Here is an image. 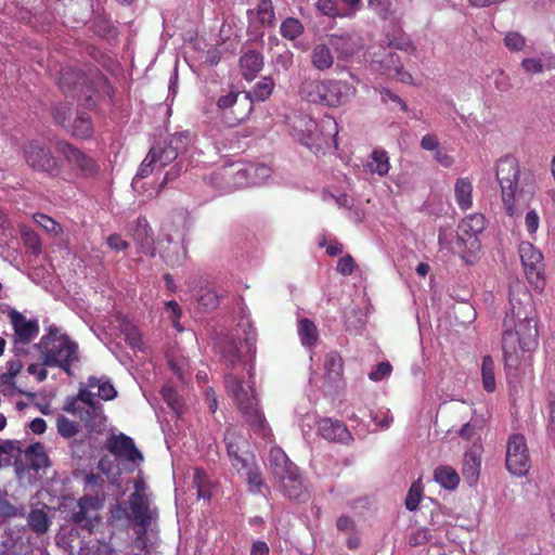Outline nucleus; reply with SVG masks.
I'll return each instance as SVG.
<instances>
[{
    "label": "nucleus",
    "instance_id": "nucleus-34",
    "mask_svg": "<svg viewBox=\"0 0 555 555\" xmlns=\"http://www.w3.org/2000/svg\"><path fill=\"white\" fill-rule=\"evenodd\" d=\"M297 332L300 341L305 347H313L319 339L317 325L308 318H304L298 321Z\"/></svg>",
    "mask_w": 555,
    "mask_h": 555
},
{
    "label": "nucleus",
    "instance_id": "nucleus-39",
    "mask_svg": "<svg viewBox=\"0 0 555 555\" xmlns=\"http://www.w3.org/2000/svg\"><path fill=\"white\" fill-rule=\"evenodd\" d=\"M305 27L302 23L295 17H287L284 20L280 27V33L283 38L295 40L302 35Z\"/></svg>",
    "mask_w": 555,
    "mask_h": 555
},
{
    "label": "nucleus",
    "instance_id": "nucleus-18",
    "mask_svg": "<svg viewBox=\"0 0 555 555\" xmlns=\"http://www.w3.org/2000/svg\"><path fill=\"white\" fill-rule=\"evenodd\" d=\"M129 519L134 521V525L151 524L152 520L157 516L156 509H152L150 506V500L147 495H139L138 493H131L129 496Z\"/></svg>",
    "mask_w": 555,
    "mask_h": 555
},
{
    "label": "nucleus",
    "instance_id": "nucleus-22",
    "mask_svg": "<svg viewBox=\"0 0 555 555\" xmlns=\"http://www.w3.org/2000/svg\"><path fill=\"white\" fill-rule=\"evenodd\" d=\"M298 139L306 145L312 144L319 138L318 122L308 115L298 116L293 124Z\"/></svg>",
    "mask_w": 555,
    "mask_h": 555
},
{
    "label": "nucleus",
    "instance_id": "nucleus-64",
    "mask_svg": "<svg viewBox=\"0 0 555 555\" xmlns=\"http://www.w3.org/2000/svg\"><path fill=\"white\" fill-rule=\"evenodd\" d=\"M155 164H156L155 159H152L151 153L149 152V154L143 159V162L141 163V165L138 169L137 177L146 178L147 176H150L153 171V165H155Z\"/></svg>",
    "mask_w": 555,
    "mask_h": 555
},
{
    "label": "nucleus",
    "instance_id": "nucleus-54",
    "mask_svg": "<svg viewBox=\"0 0 555 555\" xmlns=\"http://www.w3.org/2000/svg\"><path fill=\"white\" fill-rule=\"evenodd\" d=\"M193 485L197 488V496L199 499H209L210 492L207 486V476L206 473L201 469L196 468L194 472L193 477Z\"/></svg>",
    "mask_w": 555,
    "mask_h": 555
},
{
    "label": "nucleus",
    "instance_id": "nucleus-51",
    "mask_svg": "<svg viewBox=\"0 0 555 555\" xmlns=\"http://www.w3.org/2000/svg\"><path fill=\"white\" fill-rule=\"evenodd\" d=\"M422 499V486L421 481H415L410 487L406 498H405V507L406 509L413 512L416 511Z\"/></svg>",
    "mask_w": 555,
    "mask_h": 555
},
{
    "label": "nucleus",
    "instance_id": "nucleus-11",
    "mask_svg": "<svg viewBox=\"0 0 555 555\" xmlns=\"http://www.w3.org/2000/svg\"><path fill=\"white\" fill-rule=\"evenodd\" d=\"M9 318L14 330V351L16 354L24 353L25 350L20 345H28L39 334V323L37 320H27L26 317L11 310Z\"/></svg>",
    "mask_w": 555,
    "mask_h": 555
},
{
    "label": "nucleus",
    "instance_id": "nucleus-20",
    "mask_svg": "<svg viewBox=\"0 0 555 555\" xmlns=\"http://www.w3.org/2000/svg\"><path fill=\"white\" fill-rule=\"evenodd\" d=\"M486 218L482 214H472L462 219L457 225V237L463 243H467L470 238H477L486 229Z\"/></svg>",
    "mask_w": 555,
    "mask_h": 555
},
{
    "label": "nucleus",
    "instance_id": "nucleus-16",
    "mask_svg": "<svg viewBox=\"0 0 555 555\" xmlns=\"http://www.w3.org/2000/svg\"><path fill=\"white\" fill-rule=\"evenodd\" d=\"M318 433L331 442L349 443L352 436L347 426L339 420L324 417L318 422Z\"/></svg>",
    "mask_w": 555,
    "mask_h": 555
},
{
    "label": "nucleus",
    "instance_id": "nucleus-60",
    "mask_svg": "<svg viewBox=\"0 0 555 555\" xmlns=\"http://www.w3.org/2000/svg\"><path fill=\"white\" fill-rule=\"evenodd\" d=\"M392 372V366L388 361L379 362L376 369L369 374V378L373 382H379L389 376Z\"/></svg>",
    "mask_w": 555,
    "mask_h": 555
},
{
    "label": "nucleus",
    "instance_id": "nucleus-44",
    "mask_svg": "<svg viewBox=\"0 0 555 555\" xmlns=\"http://www.w3.org/2000/svg\"><path fill=\"white\" fill-rule=\"evenodd\" d=\"M87 386L90 388L98 387V396L103 400H113L117 396L116 389L109 382H101V379L95 376L88 378Z\"/></svg>",
    "mask_w": 555,
    "mask_h": 555
},
{
    "label": "nucleus",
    "instance_id": "nucleus-38",
    "mask_svg": "<svg viewBox=\"0 0 555 555\" xmlns=\"http://www.w3.org/2000/svg\"><path fill=\"white\" fill-rule=\"evenodd\" d=\"M384 62L391 63L393 65V68H390L388 65H386V68L388 70V76L396 78L397 80L404 82V83L412 82V80H413L412 75L403 69V66H402V64L399 60V55L397 53H390Z\"/></svg>",
    "mask_w": 555,
    "mask_h": 555
},
{
    "label": "nucleus",
    "instance_id": "nucleus-55",
    "mask_svg": "<svg viewBox=\"0 0 555 555\" xmlns=\"http://www.w3.org/2000/svg\"><path fill=\"white\" fill-rule=\"evenodd\" d=\"M315 7L322 15L330 17H345L343 15L344 11L338 9L335 0H318Z\"/></svg>",
    "mask_w": 555,
    "mask_h": 555
},
{
    "label": "nucleus",
    "instance_id": "nucleus-3",
    "mask_svg": "<svg viewBox=\"0 0 555 555\" xmlns=\"http://www.w3.org/2000/svg\"><path fill=\"white\" fill-rule=\"evenodd\" d=\"M224 385L228 393L234 399L244 421L251 430L263 438L271 436V429L259 406V400L254 387H249L250 391L246 390L243 386V380L233 374L224 376Z\"/></svg>",
    "mask_w": 555,
    "mask_h": 555
},
{
    "label": "nucleus",
    "instance_id": "nucleus-1",
    "mask_svg": "<svg viewBox=\"0 0 555 555\" xmlns=\"http://www.w3.org/2000/svg\"><path fill=\"white\" fill-rule=\"evenodd\" d=\"M42 356V365L60 367L72 375V365L79 361V347L66 334H60L55 325L48 327L40 343L36 345Z\"/></svg>",
    "mask_w": 555,
    "mask_h": 555
},
{
    "label": "nucleus",
    "instance_id": "nucleus-58",
    "mask_svg": "<svg viewBox=\"0 0 555 555\" xmlns=\"http://www.w3.org/2000/svg\"><path fill=\"white\" fill-rule=\"evenodd\" d=\"M18 515V508L7 499V492L0 490V517L12 518Z\"/></svg>",
    "mask_w": 555,
    "mask_h": 555
},
{
    "label": "nucleus",
    "instance_id": "nucleus-43",
    "mask_svg": "<svg viewBox=\"0 0 555 555\" xmlns=\"http://www.w3.org/2000/svg\"><path fill=\"white\" fill-rule=\"evenodd\" d=\"M229 460L231 466L236 470L238 475H242L243 472L257 464L255 461V455L249 450L240 454H235L229 457Z\"/></svg>",
    "mask_w": 555,
    "mask_h": 555
},
{
    "label": "nucleus",
    "instance_id": "nucleus-52",
    "mask_svg": "<svg viewBox=\"0 0 555 555\" xmlns=\"http://www.w3.org/2000/svg\"><path fill=\"white\" fill-rule=\"evenodd\" d=\"M56 427L59 434L64 438L75 437L79 431L78 424L65 416H60L57 418Z\"/></svg>",
    "mask_w": 555,
    "mask_h": 555
},
{
    "label": "nucleus",
    "instance_id": "nucleus-8",
    "mask_svg": "<svg viewBox=\"0 0 555 555\" xmlns=\"http://www.w3.org/2000/svg\"><path fill=\"white\" fill-rule=\"evenodd\" d=\"M506 468L515 476H524L530 468L529 450L526 439L520 434L509 437L506 447Z\"/></svg>",
    "mask_w": 555,
    "mask_h": 555
},
{
    "label": "nucleus",
    "instance_id": "nucleus-26",
    "mask_svg": "<svg viewBox=\"0 0 555 555\" xmlns=\"http://www.w3.org/2000/svg\"><path fill=\"white\" fill-rule=\"evenodd\" d=\"M223 441L227 447L228 457L249 450V442L235 427H228L224 431Z\"/></svg>",
    "mask_w": 555,
    "mask_h": 555
},
{
    "label": "nucleus",
    "instance_id": "nucleus-49",
    "mask_svg": "<svg viewBox=\"0 0 555 555\" xmlns=\"http://www.w3.org/2000/svg\"><path fill=\"white\" fill-rule=\"evenodd\" d=\"M52 116L54 121L65 130L72 122V109L66 104H57L52 109Z\"/></svg>",
    "mask_w": 555,
    "mask_h": 555
},
{
    "label": "nucleus",
    "instance_id": "nucleus-33",
    "mask_svg": "<svg viewBox=\"0 0 555 555\" xmlns=\"http://www.w3.org/2000/svg\"><path fill=\"white\" fill-rule=\"evenodd\" d=\"M93 498L85 495L79 499V509L73 514V521L88 532L93 531V520L87 516L88 508L93 506Z\"/></svg>",
    "mask_w": 555,
    "mask_h": 555
},
{
    "label": "nucleus",
    "instance_id": "nucleus-7",
    "mask_svg": "<svg viewBox=\"0 0 555 555\" xmlns=\"http://www.w3.org/2000/svg\"><path fill=\"white\" fill-rule=\"evenodd\" d=\"M519 175V164L514 156L506 155L496 162L495 177L501 188L504 207L509 216H513L515 211Z\"/></svg>",
    "mask_w": 555,
    "mask_h": 555
},
{
    "label": "nucleus",
    "instance_id": "nucleus-30",
    "mask_svg": "<svg viewBox=\"0 0 555 555\" xmlns=\"http://www.w3.org/2000/svg\"><path fill=\"white\" fill-rule=\"evenodd\" d=\"M521 68L527 74H541L544 70L555 69V55L546 54L541 57H526L521 61Z\"/></svg>",
    "mask_w": 555,
    "mask_h": 555
},
{
    "label": "nucleus",
    "instance_id": "nucleus-14",
    "mask_svg": "<svg viewBox=\"0 0 555 555\" xmlns=\"http://www.w3.org/2000/svg\"><path fill=\"white\" fill-rule=\"evenodd\" d=\"M515 308L511 309L509 313L506 314L503 322V335H502V350L504 354L505 364L508 366L515 365L518 361L517 352L521 349V340L517 333L512 328L514 324Z\"/></svg>",
    "mask_w": 555,
    "mask_h": 555
},
{
    "label": "nucleus",
    "instance_id": "nucleus-10",
    "mask_svg": "<svg viewBox=\"0 0 555 555\" xmlns=\"http://www.w3.org/2000/svg\"><path fill=\"white\" fill-rule=\"evenodd\" d=\"M57 85L66 96L74 99L82 95L89 96V92L92 90L91 81L86 74L70 66L63 67L60 70Z\"/></svg>",
    "mask_w": 555,
    "mask_h": 555
},
{
    "label": "nucleus",
    "instance_id": "nucleus-37",
    "mask_svg": "<svg viewBox=\"0 0 555 555\" xmlns=\"http://www.w3.org/2000/svg\"><path fill=\"white\" fill-rule=\"evenodd\" d=\"M482 387L487 392H493L496 388L494 375V361L491 356H485L481 363Z\"/></svg>",
    "mask_w": 555,
    "mask_h": 555
},
{
    "label": "nucleus",
    "instance_id": "nucleus-5",
    "mask_svg": "<svg viewBox=\"0 0 555 555\" xmlns=\"http://www.w3.org/2000/svg\"><path fill=\"white\" fill-rule=\"evenodd\" d=\"M57 151L63 157V164L67 166V170L64 169V177L70 182L72 178L81 179H95L99 177L101 167L98 160L74 145L68 141H61L57 143Z\"/></svg>",
    "mask_w": 555,
    "mask_h": 555
},
{
    "label": "nucleus",
    "instance_id": "nucleus-50",
    "mask_svg": "<svg viewBox=\"0 0 555 555\" xmlns=\"http://www.w3.org/2000/svg\"><path fill=\"white\" fill-rule=\"evenodd\" d=\"M480 472V461H477L475 456H466L464 466L462 469L463 476L469 481L475 482L478 479Z\"/></svg>",
    "mask_w": 555,
    "mask_h": 555
},
{
    "label": "nucleus",
    "instance_id": "nucleus-41",
    "mask_svg": "<svg viewBox=\"0 0 555 555\" xmlns=\"http://www.w3.org/2000/svg\"><path fill=\"white\" fill-rule=\"evenodd\" d=\"M27 521L31 530L39 534L47 532L50 525L47 514L41 509H33Z\"/></svg>",
    "mask_w": 555,
    "mask_h": 555
},
{
    "label": "nucleus",
    "instance_id": "nucleus-6",
    "mask_svg": "<svg viewBox=\"0 0 555 555\" xmlns=\"http://www.w3.org/2000/svg\"><path fill=\"white\" fill-rule=\"evenodd\" d=\"M217 108L228 127H236L247 120L254 109L251 93L231 90L218 99Z\"/></svg>",
    "mask_w": 555,
    "mask_h": 555
},
{
    "label": "nucleus",
    "instance_id": "nucleus-17",
    "mask_svg": "<svg viewBox=\"0 0 555 555\" xmlns=\"http://www.w3.org/2000/svg\"><path fill=\"white\" fill-rule=\"evenodd\" d=\"M129 233L141 251L154 256L153 231L145 217H138L134 223L129 227Z\"/></svg>",
    "mask_w": 555,
    "mask_h": 555
},
{
    "label": "nucleus",
    "instance_id": "nucleus-62",
    "mask_svg": "<svg viewBox=\"0 0 555 555\" xmlns=\"http://www.w3.org/2000/svg\"><path fill=\"white\" fill-rule=\"evenodd\" d=\"M22 237L25 245L30 248L35 254H39L41 251V242L39 236L33 231H23Z\"/></svg>",
    "mask_w": 555,
    "mask_h": 555
},
{
    "label": "nucleus",
    "instance_id": "nucleus-27",
    "mask_svg": "<svg viewBox=\"0 0 555 555\" xmlns=\"http://www.w3.org/2000/svg\"><path fill=\"white\" fill-rule=\"evenodd\" d=\"M66 131L78 139L91 138L94 131L91 117L87 113H78Z\"/></svg>",
    "mask_w": 555,
    "mask_h": 555
},
{
    "label": "nucleus",
    "instance_id": "nucleus-29",
    "mask_svg": "<svg viewBox=\"0 0 555 555\" xmlns=\"http://www.w3.org/2000/svg\"><path fill=\"white\" fill-rule=\"evenodd\" d=\"M473 183L468 178H459L454 184V197L462 210H468L473 206Z\"/></svg>",
    "mask_w": 555,
    "mask_h": 555
},
{
    "label": "nucleus",
    "instance_id": "nucleus-36",
    "mask_svg": "<svg viewBox=\"0 0 555 555\" xmlns=\"http://www.w3.org/2000/svg\"><path fill=\"white\" fill-rule=\"evenodd\" d=\"M324 370L326 376L332 380H336L343 376L344 361L337 351H331L326 354Z\"/></svg>",
    "mask_w": 555,
    "mask_h": 555
},
{
    "label": "nucleus",
    "instance_id": "nucleus-56",
    "mask_svg": "<svg viewBox=\"0 0 555 555\" xmlns=\"http://www.w3.org/2000/svg\"><path fill=\"white\" fill-rule=\"evenodd\" d=\"M151 524L145 525H134L135 539L132 542V545L140 550L146 551L147 548V530Z\"/></svg>",
    "mask_w": 555,
    "mask_h": 555
},
{
    "label": "nucleus",
    "instance_id": "nucleus-59",
    "mask_svg": "<svg viewBox=\"0 0 555 555\" xmlns=\"http://www.w3.org/2000/svg\"><path fill=\"white\" fill-rule=\"evenodd\" d=\"M76 400L83 402L88 405L95 414L102 411V404L94 400V395L88 389H80Z\"/></svg>",
    "mask_w": 555,
    "mask_h": 555
},
{
    "label": "nucleus",
    "instance_id": "nucleus-2",
    "mask_svg": "<svg viewBox=\"0 0 555 555\" xmlns=\"http://www.w3.org/2000/svg\"><path fill=\"white\" fill-rule=\"evenodd\" d=\"M305 101L326 107H338L356 94V88L339 79H305L299 87Z\"/></svg>",
    "mask_w": 555,
    "mask_h": 555
},
{
    "label": "nucleus",
    "instance_id": "nucleus-46",
    "mask_svg": "<svg viewBox=\"0 0 555 555\" xmlns=\"http://www.w3.org/2000/svg\"><path fill=\"white\" fill-rule=\"evenodd\" d=\"M241 476H245L248 483V490L251 493H258L264 485L259 466L255 464L247 470L243 472Z\"/></svg>",
    "mask_w": 555,
    "mask_h": 555
},
{
    "label": "nucleus",
    "instance_id": "nucleus-23",
    "mask_svg": "<svg viewBox=\"0 0 555 555\" xmlns=\"http://www.w3.org/2000/svg\"><path fill=\"white\" fill-rule=\"evenodd\" d=\"M240 67L244 79L250 81L263 68V56L260 52L248 50L240 59Z\"/></svg>",
    "mask_w": 555,
    "mask_h": 555
},
{
    "label": "nucleus",
    "instance_id": "nucleus-24",
    "mask_svg": "<svg viewBox=\"0 0 555 555\" xmlns=\"http://www.w3.org/2000/svg\"><path fill=\"white\" fill-rule=\"evenodd\" d=\"M269 463L273 475L276 478L285 476L288 470H294L297 467V465L288 459L284 450L279 446L271 447L269 452Z\"/></svg>",
    "mask_w": 555,
    "mask_h": 555
},
{
    "label": "nucleus",
    "instance_id": "nucleus-9",
    "mask_svg": "<svg viewBox=\"0 0 555 555\" xmlns=\"http://www.w3.org/2000/svg\"><path fill=\"white\" fill-rule=\"evenodd\" d=\"M519 256L529 283L534 287V289L540 292L543 291L544 279L542 275V254L531 243L522 242L519 245Z\"/></svg>",
    "mask_w": 555,
    "mask_h": 555
},
{
    "label": "nucleus",
    "instance_id": "nucleus-21",
    "mask_svg": "<svg viewBox=\"0 0 555 555\" xmlns=\"http://www.w3.org/2000/svg\"><path fill=\"white\" fill-rule=\"evenodd\" d=\"M278 478L282 483V491L287 498L300 500L308 496L302 479L299 475L298 467L294 470H288L285 476H280Z\"/></svg>",
    "mask_w": 555,
    "mask_h": 555
},
{
    "label": "nucleus",
    "instance_id": "nucleus-57",
    "mask_svg": "<svg viewBox=\"0 0 555 555\" xmlns=\"http://www.w3.org/2000/svg\"><path fill=\"white\" fill-rule=\"evenodd\" d=\"M431 538L430 530L425 527L417 528L409 535V545L416 547L426 544Z\"/></svg>",
    "mask_w": 555,
    "mask_h": 555
},
{
    "label": "nucleus",
    "instance_id": "nucleus-63",
    "mask_svg": "<svg viewBox=\"0 0 555 555\" xmlns=\"http://www.w3.org/2000/svg\"><path fill=\"white\" fill-rule=\"evenodd\" d=\"M199 304L206 309H215L219 305V298L215 292L207 291L199 297Z\"/></svg>",
    "mask_w": 555,
    "mask_h": 555
},
{
    "label": "nucleus",
    "instance_id": "nucleus-42",
    "mask_svg": "<svg viewBox=\"0 0 555 555\" xmlns=\"http://www.w3.org/2000/svg\"><path fill=\"white\" fill-rule=\"evenodd\" d=\"M257 16L262 26H274L275 13L272 0H260L257 5Z\"/></svg>",
    "mask_w": 555,
    "mask_h": 555
},
{
    "label": "nucleus",
    "instance_id": "nucleus-13",
    "mask_svg": "<svg viewBox=\"0 0 555 555\" xmlns=\"http://www.w3.org/2000/svg\"><path fill=\"white\" fill-rule=\"evenodd\" d=\"M512 328L517 333L521 340V350L529 351L538 344V328L533 318L529 313L521 311L520 308L515 310L514 324Z\"/></svg>",
    "mask_w": 555,
    "mask_h": 555
},
{
    "label": "nucleus",
    "instance_id": "nucleus-45",
    "mask_svg": "<svg viewBox=\"0 0 555 555\" xmlns=\"http://www.w3.org/2000/svg\"><path fill=\"white\" fill-rule=\"evenodd\" d=\"M24 364L20 359H12L7 363V372L0 375V384L14 388V379L21 373Z\"/></svg>",
    "mask_w": 555,
    "mask_h": 555
},
{
    "label": "nucleus",
    "instance_id": "nucleus-4",
    "mask_svg": "<svg viewBox=\"0 0 555 555\" xmlns=\"http://www.w3.org/2000/svg\"><path fill=\"white\" fill-rule=\"evenodd\" d=\"M23 158L35 172L43 173L56 181H69L64 177L61 158L53 154L50 144L41 139H31L22 145Z\"/></svg>",
    "mask_w": 555,
    "mask_h": 555
},
{
    "label": "nucleus",
    "instance_id": "nucleus-19",
    "mask_svg": "<svg viewBox=\"0 0 555 555\" xmlns=\"http://www.w3.org/2000/svg\"><path fill=\"white\" fill-rule=\"evenodd\" d=\"M328 44L339 57L352 56L361 49L360 40L353 34H332L328 36Z\"/></svg>",
    "mask_w": 555,
    "mask_h": 555
},
{
    "label": "nucleus",
    "instance_id": "nucleus-61",
    "mask_svg": "<svg viewBox=\"0 0 555 555\" xmlns=\"http://www.w3.org/2000/svg\"><path fill=\"white\" fill-rule=\"evenodd\" d=\"M356 268V261L350 255H346L337 261L336 270L343 275H351Z\"/></svg>",
    "mask_w": 555,
    "mask_h": 555
},
{
    "label": "nucleus",
    "instance_id": "nucleus-53",
    "mask_svg": "<svg viewBox=\"0 0 555 555\" xmlns=\"http://www.w3.org/2000/svg\"><path fill=\"white\" fill-rule=\"evenodd\" d=\"M504 46L511 52H519L526 47V38L518 31H507L504 37Z\"/></svg>",
    "mask_w": 555,
    "mask_h": 555
},
{
    "label": "nucleus",
    "instance_id": "nucleus-25",
    "mask_svg": "<svg viewBox=\"0 0 555 555\" xmlns=\"http://www.w3.org/2000/svg\"><path fill=\"white\" fill-rule=\"evenodd\" d=\"M253 169L254 166L242 167L240 165L232 164L230 166L222 167L219 176L227 180L230 185L240 188L248 184V177Z\"/></svg>",
    "mask_w": 555,
    "mask_h": 555
},
{
    "label": "nucleus",
    "instance_id": "nucleus-12",
    "mask_svg": "<svg viewBox=\"0 0 555 555\" xmlns=\"http://www.w3.org/2000/svg\"><path fill=\"white\" fill-rule=\"evenodd\" d=\"M105 447L117 459L127 460L131 463L143 461V455L137 449L133 439L122 433L111 435L106 440Z\"/></svg>",
    "mask_w": 555,
    "mask_h": 555
},
{
    "label": "nucleus",
    "instance_id": "nucleus-28",
    "mask_svg": "<svg viewBox=\"0 0 555 555\" xmlns=\"http://www.w3.org/2000/svg\"><path fill=\"white\" fill-rule=\"evenodd\" d=\"M25 460L28 467L36 473L49 466V457L40 442L33 443L25 450Z\"/></svg>",
    "mask_w": 555,
    "mask_h": 555
},
{
    "label": "nucleus",
    "instance_id": "nucleus-31",
    "mask_svg": "<svg viewBox=\"0 0 555 555\" xmlns=\"http://www.w3.org/2000/svg\"><path fill=\"white\" fill-rule=\"evenodd\" d=\"M365 168L373 175L386 176L390 170L388 154L385 150L375 149L367 160Z\"/></svg>",
    "mask_w": 555,
    "mask_h": 555
},
{
    "label": "nucleus",
    "instance_id": "nucleus-32",
    "mask_svg": "<svg viewBox=\"0 0 555 555\" xmlns=\"http://www.w3.org/2000/svg\"><path fill=\"white\" fill-rule=\"evenodd\" d=\"M311 63L320 72L330 69L334 64V56L331 52V46L319 43L311 51Z\"/></svg>",
    "mask_w": 555,
    "mask_h": 555
},
{
    "label": "nucleus",
    "instance_id": "nucleus-47",
    "mask_svg": "<svg viewBox=\"0 0 555 555\" xmlns=\"http://www.w3.org/2000/svg\"><path fill=\"white\" fill-rule=\"evenodd\" d=\"M164 401L178 415L183 413V403L177 390L171 386H164L160 390Z\"/></svg>",
    "mask_w": 555,
    "mask_h": 555
},
{
    "label": "nucleus",
    "instance_id": "nucleus-15",
    "mask_svg": "<svg viewBox=\"0 0 555 555\" xmlns=\"http://www.w3.org/2000/svg\"><path fill=\"white\" fill-rule=\"evenodd\" d=\"M182 134L175 133L168 141L157 142L150 150L152 159H155L160 167H165L173 162L179 152L184 147L182 142Z\"/></svg>",
    "mask_w": 555,
    "mask_h": 555
},
{
    "label": "nucleus",
    "instance_id": "nucleus-40",
    "mask_svg": "<svg viewBox=\"0 0 555 555\" xmlns=\"http://www.w3.org/2000/svg\"><path fill=\"white\" fill-rule=\"evenodd\" d=\"M274 86L275 83L271 77H263L255 85L251 91H248L251 93L253 102H264L268 100L273 92Z\"/></svg>",
    "mask_w": 555,
    "mask_h": 555
},
{
    "label": "nucleus",
    "instance_id": "nucleus-48",
    "mask_svg": "<svg viewBox=\"0 0 555 555\" xmlns=\"http://www.w3.org/2000/svg\"><path fill=\"white\" fill-rule=\"evenodd\" d=\"M34 221L39 224L44 231L54 236H59L63 233V229L59 222L46 214L37 212L34 215Z\"/></svg>",
    "mask_w": 555,
    "mask_h": 555
},
{
    "label": "nucleus",
    "instance_id": "nucleus-35",
    "mask_svg": "<svg viewBox=\"0 0 555 555\" xmlns=\"http://www.w3.org/2000/svg\"><path fill=\"white\" fill-rule=\"evenodd\" d=\"M434 479L443 488L454 490L460 482V477L451 466L441 465L435 469Z\"/></svg>",
    "mask_w": 555,
    "mask_h": 555
}]
</instances>
